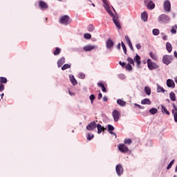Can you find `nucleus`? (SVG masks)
Listing matches in <instances>:
<instances>
[{
  "instance_id": "nucleus-10",
  "label": "nucleus",
  "mask_w": 177,
  "mask_h": 177,
  "mask_svg": "<svg viewBox=\"0 0 177 177\" xmlns=\"http://www.w3.org/2000/svg\"><path fill=\"white\" fill-rule=\"evenodd\" d=\"M112 115L113 117L115 122H118V120H120V112L117 110H113Z\"/></svg>"
},
{
  "instance_id": "nucleus-17",
  "label": "nucleus",
  "mask_w": 177,
  "mask_h": 177,
  "mask_svg": "<svg viewBox=\"0 0 177 177\" xmlns=\"http://www.w3.org/2000/svg\"><path fill=\"white\" fill-rule=\"evenodd\" d=\"M64 63H66V58H64V57H62L57 61V66L60 68L62 67V66H63Z\"/></svg>"
},
{
  "instance_id": "nucleus-57",
  "label": "nucleus",
  "mask_w": 177,
  "mask_h": 177,
  "mask_svg": "<svg viewBox=\"0 0 177 177\" xmlns=\"http://www.w3.org/2000/svg\"><path fill=\"white\" fill-rule=\"evenodd\" d=\"M107 100H108L107 97L106 96H104L103 97V101L104 102H107Z\"/></svg>"
},
{
  "instance_id": "nucleus-60",
  "label": "nucleus",
  "mask_w": 177,
  "mask_h": 177,
  "mask_svg": "<svg viewBox=\"0 0 177 177\" xmlns=\"http://www.w3.org/2000/svg\"><path fill=\"white\" fill-rule=\"evenodd\" d=\"M175 82L177 84V77L175 78Z\"/></svg>"
},
{
  "instance_id": "nucleus-61",
  "label": "nucleus",
  "mask_w": 177,
  "mask_h": 177,
  "mask_svg": "<svg viewBox=\"0 0 177 177\" xmlns=\"http://www.w3.org/2000/svg\"><path fill=\"white\" fill-rule=\"evenodd\" d=\"M91 5L93 6V8H95V3H93Z\"/></svg>"
},
{
  "instance_id": "nucleus-31",
  "label": "nucleus",
  "mask_w": 177,
  "mask_h": 177,
  "mask_svg": "<svg viewBox=\"0 0 177 177\" xmlns=\"http://www.w3.org/2000/svg\"><path fill=\"white\" fill-rule=\"evenodd\" d=\"M97 86L102 88V92H107V91L106 90V87H104V84H103V83H97Z\"/></svg>"
},
{
  "instance_id": "nucleus-38",
  "label": "nucleus",
  "mask_w": 177,
  "mask_h": 177,
  "mask_svg": "<svg viewBox=\"0 0 177 177\" xmlns=\"http://www.w3.org/2000/svg\"><path fill=\"white\" fill-rule=\"evenodd\" d=\"M176 30H177V25H175L172 27L171 30V34H176Z\"/></svg>"
},
{
  "instance_id": "nucleus-2",
  "label": "nucleus",
  "mask_w": 177,
  "mask_h": 177,
  "mask_svg": "<svg viewBox=\"0 0 177 177\" xmlns=\"http://www.w3.org/2000/svg\"><path fill=\"white\" fill-rule=\"evenodd\" d=\"M170 20H171V17H169V16L165 14H161L158 17V21L160 24H167V23H169Z\"/></svg>"
},
{
  "instance_id": "nucleus-21",
  "label": "nucleus",
  "mask_w": 177,
  "mask_h": 177,
  "mask_svg": "<svg viewBox=\"0 0 177 177\" xmlns=\"http://www.w3.org/2000/svg\"><path fill=\"white\" fill-rule=\"evenodd\" d=\"M69 78L73 85H77V84H78V82H77V80H75V77H74V75H70Z\"/></svg>"
},
{
  "instance_id": "nucleus-27",
  "label": "nucleus",
  "mask_w": 177,
  "mask_h": 177,
  "mask_svg": "<svg viewBox=\"0 0 177 177\" xmlns=\"http://www.w3.org/2000/svg\"><path fill=\"white\" fill-rule=\"evenodd\" d=\"M169 97H170V100H171V102H175V100H176V95H175V93H174V92H171L169 93Z\"/></svg>"
},
{
  "instance_id": "nucleus-7",
  "label": "nucleus",
  "mask_w": 177,
  "mask_h": 177,
  "mask_svg": "<svg viewBox=\"0 0 177 177\" xmlns=\"http://www.w3.org/2000/svg\"><path fill=\"white\" fill-rule=\"evenodd\" d=\"M115 171L118 176H121L124 174V168L121 164L117 165L115 167Z\"/></svg>"
},
{
  "instance_id": "nucleus-12",
  "label": "nucleus",
  "mask_w": 177,
  "mask_h": 177,
  "mask_svg": "<svg viewBox=\"0 0 177 177\" xmlns=\"http://www.w3.org/2000/svg\"><path fill=\"white\" fill-rule=\"evenodd\" d=\"M39 6L41 10H46L48 9V4L44 1H39Z\"/></svg>"
},
{
  "instance_id": "nucleus-53",
  "label": "nucleus",
  "mask_w": 177,
  "mask_h": 177,
  "mask_svg": "<svg viewBox=\"0 0 177 177\" xmlns=\"http://www.w3.org/2000/svg\"><path fill=\"white\" fill-rule=\"evenodd\" d=\"M136 48H137V49L139 50V49L142 48V46H140V44H136Z\"/></svg>"
},
{
  "instance_id": "nucleus-62",
  "label": "nucleus",
  "mask_w": 177,
  "mask_h": 177,
  "mask_svg": "<svg viewBox=\"0 0 177 177\" xmlns=\"http://www.w3.org/2000/svg\"><path fill=\"white\" fill-rule=\"evenodd\" d=\"M112 8L113 9V11H114L115 13V9H114V8H113V7H112Z\"/></svg>"
},
{
  "instance_id": "nucleus-44",
  "label": "nucleus",
  "mask_w": 177,
  "mask_h": 177,
  "mask_svg": "<svg viewBox=\"0 0 177 177\" xmlns=\"http://www.w3.org/2000/svg\"><path fill=\"white\" fill-rule=\"evenodd\" d=\"M158 92H165V89L160 86H158Z\"/></svg>"
},
{
  "instance_id": "nucleus-42",
  "label": "nucleus",
  "mask_w": 177,
  "mask_h": 177,
  "mask_svg": "<svg viewBox=\"0 0 177 177\" xmlns=\"http://www.w3.org/2000/svg\"><path fill=\"white\" fill-rule=\"evenodd\" d=\"M122 48L123 49V52L125 55H127V47L125 46V44H124L122 41L121 42Z\"/></svg>"
},
{
  "instance_id": "nucleus-14",
  "label": "nucleus",
  "mask_w": 177,
  "mask_h": 177,
  "mask_svg": "<svg viewBox=\"0 0 177 177\" xmlns=\"http://www.w3.org/2000/svg\"><path fill=\"white\" fill-rule=\"evenodd\" d=\"M167 86H168V88H175V82H174V80H171V79H168L167 80Z\"/></svg>"
},
{
  "instance_id": "nucleus-16",
  "label": "nucleus",
  "mask_w": 177,
  "mask_h": 177,
  "mask_svg": "<svg viewBox=\"0 0 177 177\" xmlns=\"http://www.w3.org/2000/svg\"><path fill=\"white\" fill-rule=\"evenodd\" d=\"M126 41L127 42L131 50H132L133 52V46H132V43L131 42V39H129V37H128V35H126L124 37Z\"/></svg>"
},
{
  "instance_id": "nucleus-40",
  "label": "nucleus",
  "mask_w": 177,
  "mask_h": 177,
  "mask_svg": "<svg viewBox=\"0 0 177 177\" xmlns=\"http://www.w3.org/2000/svg\"><path fill=\"white\" fill-rule=\"evenodd\" d=\"M84 37L85 38V39H91L92 38V35H91L90 33H85L84 35Z\"/></svg>"
},
{
  "instance_id": "nucleus-5",
  "label": "nucleus",
  "mask_w": 177,
  "mask_h": 177,
  "mask_svg": "<svg viewBox=\"0 0 177 177\" xmlns=\"http://www.w3.org/2000/svg\"><path fill=\"white\" fill-rule=\"evenodd\" d=\"M163 9L165 12L169 13L171 12V1L169 0L165 1L163 3Z\"/></svg>"
},
{
  "instance_id": "nucleus-9",
  "label": "nucleus",
  "mask_w": 177,
  "mask_h": 177,
  "mask_svg": "<svg viewBox=\"0 0 177 177\" xmlns=\"http://www.w3.org/2000/svg\"><path fill=\"white\" fill-rule=\"evenodd\" d=\"M96 48H97V46L88 44L83 47V50H84V52H91V50H93L94 49H96Z\"/></svg>"
},
{
  "instance_id": "nucleus-63",
  "label": "nucleus",
  "mask_w": 177,
  "mask_h": 177,
  "mask_svg": "<svg viewBox=\"0 0 177 177\" xmlns=\"http://www.w3.org/2000/svg\"><path fill=\"white\" fill-rule=\"evenodd\" d=\"M146 2H147V0H145V3H146Z\"/></svg>"
},
{
  "instance_id": "nucleus-59",
  "label": "nucleus",
  "mask_w": 177,
  "mask_h": 177,
  "mask_svg": "<svg viewBox=\"0 0 177 177\" xmlns=\"http://www.w3.org/2000/svg\"><path fill=\"white\" fill-rule=\"evenodd\" d=\"M1 99H3V96H5V94L4 93H1Z\"/></svg>"
},
{
  "instance_id": "nucleus-15",
  "label": "nucleus",
  "mask_w": 177,
  "mask_h": 177,
  "mask_svg": "<svg viewBox=\"0 0 177 177\" xmlns=\"http://www.w3.org/2000/svg\"><path fill=\"white\" fill-rule=\"evenodd\" d=\"M172 106L174 109V110H172V114L174 115L175 122H177V108L175 104H173Z\"/></svg>"
},
{
  "instance_id": "nucleus-50",
  "label": "nucleus",
  "mask_w": 177,
  "mask_h": 177,
  "mask_svg": "<svg viewBox=\"0 0 177 177\" xmlns=\"http://www.w3.org/2000/svg\"><path fill=\"white\" fill-rule=\"evenodd\" d=\"M134 106L136 107H138V109H140L141 110L145 109V107L142 106V105L138 104H134Z\"/></svg>"
},
{
  "instance_id": "nucleus-32",
  "label": "nucleus",
  "mask_w": 177,
  "mask_h": 177,
  "mask_svg": "<svg viewBox=\"0 0 177 177\" xmlns=\"http://www.w3.org/2000/svg\"><path fill=\"white\" fill-rule=\"evenodd\" d=\"M149 113L150 114H151L152 115H154V114H157V113H158V109H156V108H151L149 110Z\"/></svg>"
},
{
  "instance_id": "nucleus-37",
  "label": "nucleus",
  "mask_w": 177,
  "mask_h": 177,
  "mask_svg": "<svg viewBox=\"0 0 177 177\" xmlns=\"http://www.w3.org/2000/svg\"><path fill=\"white\" fill-rule=\"evenodd\" d=\"M71 67V65L68 64H64L62 67V70L64 71V70H67V68H70Z\"/></svg>"
},
{
  "instance_id": "nucleus-1",
  "label": "nucleus",
  "mask_w": 177,
  "mask_h": 177,
  "mask_svg": "<svg viewBox=\"0 0 177 177\" xmlns=\"http://www.w3.org/2000/svg\"><path fill=\"white\" fill-rule=\"evenodd\" d=\"M102 2L104 3V8L106 10V11L107 12V13H109V15H110L111 17H113V21L114 24L115 25L117 28H118V30H120L121 24H120V21H118V15L116 14L115 15H114L113 12L111 11L110 5H109V2L107 1V0H102Z\"/></svg>"
},
{
  "instance_id": "nucleus-3",
  "label": "nucleus",
  "mask_w": 177,
  "mask_h": 177,
  "mask_svg": "<svg viewBox=\"0 0 177 177\" xmlns=\"http://www.w3.org/2000/svg\"><path fill=\"white\" fill-rule=\"evenodd\" d=\"M59 23L60 24H64V26H68V24L71 23V19H70V17H68V15H64L60 17Z\"/></svg>"
},
{
  "instance_id": "nucleus-34",
  "label": "nucleus",
  "mask_w": 177,
  "mask_h": 177,
  "mask_svg": "<svg viewBox=\"0 0 177 177\" xmlns=\"http://www.w3.org/2000/svg\"><path fill=\"white\" fill-rule=\"evenodd\" d=\"M8 82V79L6 77H0V84H6Z\"/></svg>"
},
{
  "instance_id": "nucleus-4",
  "label": "nucleus",
  "mask_w": 177,
  "mask_h": 177,
  "mask_svg": "<svg viewBox=\"0 0 177 177\" xmlns=\"http://www.w3.org/2000/svg\"><path fill=\"white\" fill-rule=\"evenodd\" d=\"M148 68L149 70H155L156 68H158V65L157 64L151 62V59H148L147 61Z\"/></svg>"
},
{
  "instance_id": "nucleus-13",
  "label": "nucleus",
  "mask_w": 177,
  "mask_h": 177,
  "mask_svg": "<svg viewBox=\"0 0 177 177\" xmlns=\"http://www.w3.org/2000/svg\"><path fill=\"white\" fill-rule=\"evenodd\" d=\"M106 46L107 49H111L114 46V41H113L111 39H108L106 41Z\"/></svg>"
},
{
  "instance_id": "nucleus-18",
  "label": "nucleus",
  "mask_w": 177,
  "mask_h": 177,
  "mask_svg": "<svg viewBox=\"0 0 177 177\" xmlns=\"http://www.w3.org/2000/svg\"><path fill=\"white\" fill-rule=\"evenodd\" d=\"M147 8L149 9V10H153L154 8H156V4L153 3V1H149L148 4L147 5Z\"/></svg>"
},
{
  "instance_id": "nucleus-30",
  "label": "nucleus",
  "mask_w": 177,
  "mask_h": 177,
  "mask_svg": "<svg viewBox=\"0 0 177 177\" xmlns=\"http://www.w3.org/2000/svg\"><path fill=\"white\" fill-rule=\"evenodd\" d=\"M150 57H151L153 59V60H155L156 62H157V60H158V58L157 57V55L153 52H151L149 53Z\"/></svg>"
},
{
  "instance_id": "nucleus-47",
  "label": "nucleus",
  "mask_w": 177,
  "mask_h": 177,
  "mask_svg": "<svg viewBox=\"0 0 177 177\" xmlns=\"http://www.w3.org/2000/svg\"><path fill=\"white\" fill-rule=\"evenodd\" d=\"M3 91H5V85L0 83V92H3Z\"/></svg>"
},
{
  "instance_id": "nucleus-48",
  "label": "nucleus",
  "mask_w": 177,
  "mask_h": 177,
  "mask_svg": "<svg viewBox=\"0 0 177 177\" xmlns=\"http://www.w3.org/2000/svg\"><path fill=\"white\" fill-rule=\"evenodd\" d=\"M126 70L131 71V70H132V66H131L130 64H128L127 65H126Z\"/></svg>"
},
{
  "instance_id": "nucleus-52",
  "label": "nucleus",
  "mask_w": 177,
  "mask_h": 177,
  "mask_svg": "<svg viewBox=\"0 0 177 177\" xmlns=\"http://www.w3.org/2000/svg\"><path fill=\"white\" fill-rule=\"evenodd\" d=\"M102 97H103V95L102 94V93H100L98 94V97H97L98 100H100V99H102Z\"/></svg>"
},
{
  "instance_id": "nucleus-11",
  "label": "nucleus",
  "mask_w": 177,
  "mask_h": 177,
  "mask_svg": "<svg viewBox=\"0 0 177 177\" xmlns=\"http://www.w3.org/2000/svg\"><path fill=\"white\" fill-rule=\"evenodd\" d=\"M96 122H92L86 126V129L87 131H93V129H96Z\"/></svg>"
},
{
  "instance_id": "nucleus-49",
  "label": "nucleus",
  "mask_w": 177,
  "mask_h": 177,
  "mask_svg": "<svg viewBox=\"0 0 177 177\" xmlns=\"http://www.w3.org/2000/svg\"><path fill=\"white\" fill-rule=\"evenodd\" d=\"M95 136H93V134L91 135V134H88V137H87V140H92V139H93Z\"/></svg>"
},
{
  "instance_id": "nucleus-35",
  "label": "nucleus",
  "mask_w": 177,
  "mask_h": 177,
  "mask_svg": "<svg viewBox=\"0 0 177 177\" xmlns=\"http://www.w3.org/2000/svg\"><path fill=\"white\" fill-rule=\"evenodd\" d=\"M94 30H95V26H93V24L88 25V31L89 32H92V31H94Z\"/></svg>"
},
{
  "instance_id": "nucleus-29",
  "label": "nucleus",
  "mask_w": 177,
  "mask_h": 177,
  "mask_svg": "<svg viewBox=\"0 0 177 177\" xmlns=\"http://www.w3.org/2000/svg\"><path fill=\"white\" fill-rule=\"evenodd\" d=\"M134 62H136L138 64V66H140V56L139 55H136L134 58Z\"/></svg>"
},
{
  "instance_id": "nucleus-46",
  "label": "nucleus",
  "mask_w": 177,
  "mask_h": 177,
  "mask_svg": "<svg viewBox=\"0 0 177 177\" xmlns=\"http://www.w3.org/2000/svg\"><path fill=\"white\" fill-rule=\"evenodd\" d=\"M89 99H90L91 103H93V100H95V95L91 94L89 97Z\"/></svg>"
},
{
  "instance_id": "nucleus-22",
  "label": "nucleus",
  "mask_w": 177,
  "mask_h": 177,
  "mask_svg": "<svg viewBox=\"0 0 177 177\" xmlns=\"http://www.w3.org/2000/svg\"><path fill=\"white\" fill-rule=\"evenodd\" d=\"M141 19L143 20V21H147L148 15L147 12H144L141 14Z\"/></svg>"
},
{
  "instance_id": "nucleus-23",
  "label": "nucleus",
  "mask_w": 177,
  "mask_h": 177,
  "mask_svg": "<svg viewBox=\"0 0 177 177\" xmlns=\"http://www.w3.org/2000/svg\"><path fill=\"white\" fill-rule=\"evenodd\" d=\"M166 49L169 52V53H171L172 52V45L171 44V43H166Z\"/></svg>"
},
{
  "instance_id": "nucleus-43",
  "label": "nucleus",
  "mask_w": 177,
  "mask_h": 177,
  "mask_svg": "<svg viewBox=\"0 0 177 177\" xmlns=\"http://www.w3.org/2000/svg\"><path fill=\"white\" fill-rule=\"evenodd\" d=\"M127 62L129 63V64H132L133 66L135 64L133 59L129 57L127 58Z\"/></svg>"
},
{
  "instance_id": "nucleus-64",
  "label": "nucleus",
  "mask_w": 177,
  "mask_h": 177,
  "mask_svg": "<svg viewBox=\"0 0 177 177\" xmlns=\"http://www.w3.org/2000/svg\"><path fill=\"white\" fill-rule=\"evenodd\" d=\"M58 1H59L60 2H62V0H58Z\"/></svg>"
},
{
  "instance_id": "nucleus-33",
  "label": "nucleus",
  "mask_w": 177,
  "mask_h": 177,
  "mask_svg": "<svg viewBox=\"0 0 177 177\" xmlns=\"http://www.w3.org/2000/svg\"><path fill=\"white\" fill-rule=\"evenodd\" d=\"M60 52H62V49H60L59 47H56L55 50L53 52V55L55 56H57V55L60 54Z\"/></svg>"
},
{
  "instance_id": "nucleus-45",
  "label": "nucleus",
  "mask_w": 177,
  "mask_h": 177,
  "mask_svg": "<svg viewBox=\"0 0 177 177\" xmlns=\"http://www.w3.org/2000/svg\"><path fill=\"white\" fill-rule=\"evenodd\" d=\"M78 77L81 80H84L85 78V75L83 73H80Z\"/></svg>"
},
{
  "instance_id": "nucleus-24",
  "label": "nucleus",
  "mask_w": 177,
  "mask_h": 177,
  "mask_svg": "<svg viewBox=\"0 0 177 177\" xmlns=\"http://www.w3.org/2000/svg\"><path fill=\"white\" fill-rule=\"evenodd\" d=\"M162 108V113L163 114H167V115H169L170 113L169 111L167 110V107H165L164 105H161Z\"/></svg>"
},
{
  "instance_id": "nucleus-25",
  "label": "nucleus",
  "mask_w": 177,
  "mask_h": 177,
  "mask_svg": "<svg viewBox=\"0 0 177 177\" xmlns=\"http://www.w3.org/2000/svg\"><path fill=\"white\" fill-rule=\"evenodd\" d=\"M145 92L146 95L148 96H150L151 95V88H150L149 86H146L145 87Z\"/></svg>"
},
{
  "instance_id": "nucleus-58",
  "label": "nucleus",
  "mask_w": 177,
  "mask_h": 177,
  "mask_svg": "<svg viewBox=\"0 0 177 177\" xmlns=\"http://www.w3.org/2000/svg\"><path fill=\"white\" fill-rule=\"evenodd\" d=\"M174 56L177 59V52L176 51H174Z\"/></svg>"
},
{
  "instance_id": "nucleus-51",
  "label": "nucleus",
  "mask_w": 177,
  "mask_h": 177,
  "mask_svg": "<svg viewBox=\"0 0 177 177\" xmlns=\"http://www.w3.org/2000/svg\"><path fill=\"white\" fill-rule=\"evenodd\" d=\"M68 93L71 96H75V93L68 90Z\"/></svg>"
},
{
  "instance_id": "nucleus-55",
  "label": "nucleus",
  "mask_w": 177,
  "mask_h": 177,
  "mask_svg": "<svg viewBox=\"0 0 177 177\" xmlns=\"http://www.w3.org/2000/svg\"><path fill=\"white\" fill-rule=\"evenodd\" d=\"M162 39L164 41H167V39H168V36H167V35L163 36Z\"/></svg>"
},
{
  "instance_id": "nucleus-36",
  "label": "nucleus",
  "mask_w": 177,
  "mask_h": 177,
  "mask_svg": "<svg viewBox=\"0 0 177 177\" xmlns=\"http://www.w3.org/2000/svg\"><path fill=\"white\" fill-rule=\"evenodd\" d=\"M124 143V145H131V143H132V140H131V138H125Z\"/></svg>"
},
{
  "instance_id": "nucleus-20",
  "label": "nucleus",
  "mask_w": 177,
  "mask_h": 177,
  "mask_svg": "<svg viewBox=\"0 0 177 177\" xmlns=\"http://www.w3.org/2000/svg\"><path fill=\"white\" fill-rule=\"evenodd\" d=\"M108 131L111 135H114L115 138H117V134L111 131H114V127H113L111 124L108 125Z\"/></svg>"
},
{
  "instance_id": "nucleus-19",
  "label": "nucleus",
  "mask_w": 177,
  "mask_h": 177,
  "mask_svg": "<svg viewBox=\"0 0 177 177\" xmlns=\"http://www.w3.org/2000/svg\"><path fill=\"white\" fill-rule=\"evenodd\" d=\"M96 128L97 129V133H102V132H104V131H106V128H104V127H102L100 124H97L96 126Z\"/></svg>"
},
{
  "instance_id": "nucleus-41",
  "label": "nucleus",
  "mask_w": 177,
  "mask_h": 177,
  "mask_svg": "<svg viewBox=\"0 0 177 177\" xmlns=\"http://www.w3.org/2000/svg\"><path fill=\"white\" fill-rule=\"evenodd\" d=\"M175 162V160H173L170 162V163L168 165L167 169H171V168H172V166L174 165Z\"/></svg>"
},
{
  "instance_id": "nucleus-26",
  "label": "nucleus",
  "mask_w": 177,
  "mask_h": 177,
  "mask_svg": "<svg viewBox=\"0 0 177 177\" xmlns=\"http://www.w3.org/2000/svg\"><path fill=\"white\" fill-rule=\"evenodd\" d=\"M141 104H151V101L149 98H145L141 101Z\"/></svg>"
},
{
  "instance_id": "nucleus-8",
  "label": "nucleus",
  "mask_w": 177,
  "mask_h": 177,
  "mask_svg": "<svg viewBox=\"0 0 177 177\" xmlns=\"http://www.w3.org/2000/svg\"><path fill=\"white\" fill-rule=\"evenodd\" d=\"M118 150L119 151H121V153H128V151H129V148L124 144H120L118 145Z\"/></svg>"
},
{
  "instance_id": "nucleus-56",
  "label": "nucleus",
  "mask_w": 177,
  "mask_h": 177,
  "mask_svg": "<svg viewBox=\"0 0 177 177\" xmlns=\"http://www.w3.org/2000/svg\"><path fill=\"white\" fill-rule=\"evenodd\" d=\"M116 48H117L118 49L120 50V49H121V44L119 43V44L117 45Z\"/></svg>"
},
{
  "instance_id": "nucleus-28",
  "label": "nucleus",
  "mask_w": 177,
  "mask_h": 177,
  "mask_svg": "<svg viewBox=\"0 0 177 177\" xmlns=\"http://www.w3.org/2000/svg\"><path fill=\"white\" fill-rule=\"evenodd\" d=\"M117 103L119 106H125V104H127V102L122 100V99L117 100Z\"/></svg>"
},
{
  "instance_id": "nucleus-6",
  "label": "nucleus",
  "mask_w": 177,
  "mask_h": 177,
  "mask_svg": "<svg viewBox=\"0 0 177 177\" xmlns=\"http://www.w3.org/2000/svg\"><path fill=\"white\" fill-rule=\"evenodd\" d=\"M162 63H164V64H167V66L170 64V63H172V56L168 55H164L162 57Z\"/></svg>"
},
{
  "instance_id": "nucleus-39",
  "label": "nucleus",
  "mask_w": 177,
  "mask_h": 177,
  "mask_svg": "<svg viewBox=\"0 0 177 177\" xmlns=\"http://www.w3.org/2000/svg\"><path fill=\"white\" fill-rule=\"evenodd\" d=\"M152 33L153 35H158L160 34V30L155 28L152 30Z\"/></svg>"
},
{
  "instance_id": "nucleus-54",
  "label": "nucleus",
  "mask_w": 177,
  "mask_h": 177,
  "mask_svg": "<svg viewBox=\"0 0 177 177\" xmlns=\"http://www.w3.org/2000/svg\"><path fill=\"white\" fill-rule=\"evenodd\" d=\"M119 64H120V66H122V67H125V62H120Z\"/></svg>"
}]
</instances>
